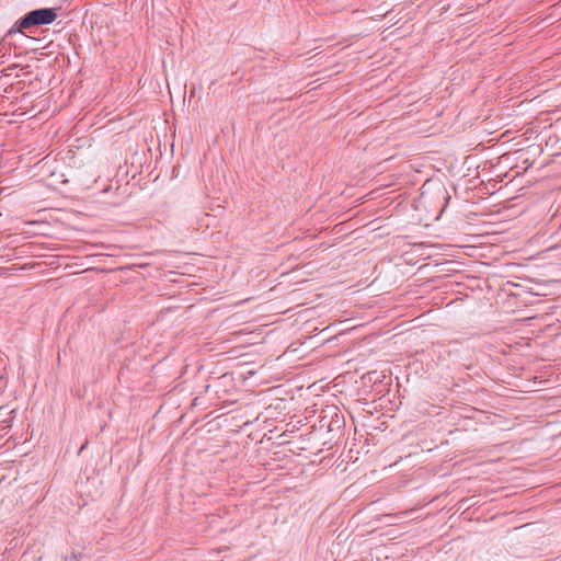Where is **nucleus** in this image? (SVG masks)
Segmentation results:
<instances>
[{"mask_svg":"<svg viewBox=\"0 0 561 561\" xmlns=\"http://www.w3.org/2000/svg\"><path fill=\"white\" fill-rule=\"evenodd\" d=\"M79 556H80V553H75V552H72V553H71V556H69V557L67 556V557L65 558V560H66V561H70V560H78V559H79Z\"/></svg>","mask_w":561,"mask_h":561,"instance_id":"f03ea898","label":"nucleus"},{"mask_svg":"<svg viewBox=\"0 0 561 561\" xmlns=\"http://www.w3.org/2000/svg\"><path fill=\"white\" fill-rule=\"evenodd\" d=\"M57 19L55 9L43 8L28 12L19 22L20 28L25 30L34 25H46L53 23Z\"/></svg>","mask_w":561,"mask_h":561,"instance_id":"f257e3e1","label":"nucleus"}]
</instances>
